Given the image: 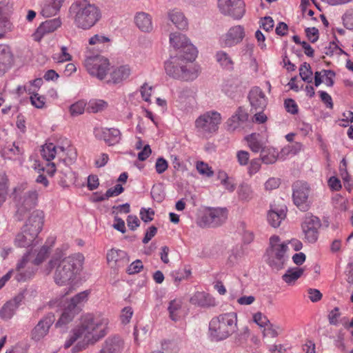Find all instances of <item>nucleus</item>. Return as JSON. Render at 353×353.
Masks as SVG:
<instances>
[{
    "label": "nucleus",
    "instance_id": "obj_1",
    "mask_svg": "<svg viewBox=\"0 0 353 353\" xmlns=\"http://www.w3.org/2000/svg\"><path fill=\"white\" fill-rule=\"evenodd\" d=\"M108 319L101 314H86L80 319L79 323L72 329L71 335L64 344L69 348L75 341L81 342L73 348L74 352L84 349L88 344H94L108 334Z\"/></svg>",
    "mask_w": 353,
    "mask_h": 353
},
{
    "label": "nucleus",
    "instance_id": "obj_2",
    "mask_svg": "<svg viewBox=\"0 0 353 353\" xmlns=\"http://www.w3.org/2000/svg\"><path fill=\"white\" fill-rule=\"evenodd\" d=\"M84 256L81 253H75L63 259H52L48 264L47 274L55 268L54 273V282L59 285H63L75 279L83 268Z\"/></svg>",
    "mask_w": 353,
    "mask_h": 353
},
{
    "label": "nucleus",
    "instance_id": "obj_3",
    "mask_svg": "<svg viewBox=\"0 0 353 353\" xmlns=\"http://www.w3.org/2000/svg\"><path fill=\"white\" fill-rule=\"evenodd\" d=\"M16 208L14 216L21 221L29 212H32L38 204L39 194L36 190H28V184L21 183L14 188L11 194Z\"/></svg>",
    "mask_w": 353,
    "mask_h": 353
},
{
    "label": "nucleus",
    "instance_id": "obj_4",
    "mask_svg": "<svg viewBox=\"0 0 353 353\" xmlns=\"http://www.w3.org/2000/svg\"><path fill=\"white\" fill-rule=\"evenodd\" d=\"M75 26L83 30L94 26L101 18L97 7L87 0H75L70 8Z\"/></svg>",
    "mask_w": 353,
    "mask_h": 353
},
{
    "label": "nucleus",
    "instance_id": "obj_5",
    "mask_svg": "<svg viewBox=\"0 0 353 353\" xmlns=\"http://www.w3.org/2000/svg\"><path fill=\"white\" fill-rule=\"evenodd\" d=\"M237 314L235 312L221 314L211 319L209 323L210 336L216 341L226 339L236 332Z\"/></svg>",
    "mask_w": 353,
    "mask_h": 353
},
{
    "label": "nucleus",
    "instance_id": "obj_6",
    "mask_svg": "<svg viewBox=\"0 0 353 353\" xmlns=\"http://www.w3.org/2000/svg\"><path fill=\"white\" fill-rule=\"evenodd\" d=\"M48 253L49 248L46 246H43L39 251L35 259L32 262L29 261L30 252L24 254L21 260L17 265L15 279L21 282L30 279L37 271L36 266L41 264L48 257Z\"/></svg>",
    "mask_w": 353,
    "mask_h": 353
},
{
    "label": "nucleus",
    "instance_id": "obj_7",
    "mask_svg": "<svg viewBox=\"0 0 353 353\" xmlns=\"http://www.w3.org/2000/svg\"><path fill=\"white\" fill-rule=\"evenodd\" d=\"M166 74L175 79L184 81L193 80L197 77V71L192 64H187L181 57H171L165 62Z\"/></svg>",
    "mask_w": 353,
    "mask_h": 353
},
{
    "label": "nucleus",
    "instance_id": "obj_8",
    "mask_svg": "<svg viewBox=\"0 0 353 353\" xmlns=\"http://www.w3.org/2000/svg\"><path fill=\"white\" fill-rule=\"evenodd\" d=\"M288 244L281 243L278 236L274 235L270 239V248L267 250L268 264L272 270H279L284 268L286 261Z\"/></svg>",
    "mask_w": 353,
    "mask_h": 353
},
{
    "label": "nucleus",
    "instance_id": "obj_9",
    "mask_svg": "<svg viewBox=\"0 0 353 353\" xmlns=\"http://www.w3.org/2000/svg\"><path fill=\"white\" fill-rule=\"evenodd\" d=\"M41 155L47 161H50L57 155L62 161L58 163L59 168H61L62 165L72 164L77 157V154L72 148L68 149L65 152L63 147L57 148L52 143H46L43 146Z\"/></svg>",
    "mask_w": 353,
    "mask_h": 353
},
{
    "label": "nucleus",
    "instance_id": "obj_10",
    "mask_svg": "<svg viewBox=\"0 0 353 353\" xmlns=\"http://www.w3.org/2000/svg\"><path fill=\"white\" fill-rule=\"evenodd\" d=\"M88 72L101 81H106L110 71L109 60L102 56H91L84 61Z\"/></svg>",
    "mask_w": 353,
    "mask_h": 353
},
{
    "label": "nucleus",
    "instance_id": "obj_11",
    "mask_svg": "<svg viewBox=\"0 0 353 353\" xmlns=\"http://www.w3.org/2000/svg\"><path fill=\"white\" fill-rule=\"evenodd\" d=\"M221 115L216 111H208L199 116L195 121L196 129L203 133L216 132L221 122Z\"/></svg>",
    "mask_w": 353,
    "mask_h": 353
},
{
    "label": "nucleus",
    "instance_id": "obj_12",
    "mask_svg": "<svg viewBox=\"0 0 353 353\" xmlns=\"http://www.w3.org/2000/svg\"><path fill=\"white\" fill-rule=\"evenodd\" d=\"M227 218L228 210L225 208H209L201 216L199 225L202 228L218 227L222 225Z\"/></svg>",
    "mask_w": 353,
    "mask_h": 353
},
{
    "label": "nucleus",
    "instance_id": "obj_13",
    "mask_svg": "<svg viewBox=\"0 0 353 353\" xmlns=\"http://www.w3.org/2000/svg\"><path fill=\"white\" fill-rule=\"evenodd\" d=\"M310 188L307 183L296 181L293 185L292 198L294 205L301 211L309 210L310 203L308 199Z\"/></svg>",
    "mask_w": 353,
    "mask_h": 353
},
{
    "label": "nucleus",
    "instance_id": "obj_14",
    "mask_svg": "<svg viewBox=\"0 0 353 353\" xmlns=\"http://www.w3.org/2000/svg\"><path fill=\"white\" fill-rule=\"evenodd\" d=\"M321 226V223L318 217L306 214L301 224L305 241L309 243H315L318 239Z\"/></svg>",
    "mask_w": 353,
    "mask_h": 353
},
{
    "label": "nucleus",
    "instance_id": "obj_15",
    "mask_svg": "<svg viewBox=\"0 0 353 353\" xmlns=\"http://www.w3.org/2000/svg\"><path fill=\"white\" fill-rule=\"evenodd\" d=\"M25 219H26V222L23 226L25 231L30 232L33 233V235L38 236L44 225V212L40 209H35L32 212H29Z\"/></svg>",
    "mask_w": 353,
    "mask_h": 353
},
{
    "label": "nucleus",
    "instance_id": "obj_16",
    "mask_svg": "<svg viewBox=\"0 0 353 353\" xmlns=\"http://www.w3.org/2000/svg\"><path fill=\"white\" fill-rule=\"evenodd\" d=\"M218 6L222 14L236 19H241L245 12L242 0H219Z\"/></svg>",
    "mask_w": 353,
    "mask_h": 353
},
{
    "label": "nucleus",
    "instance_id": "obj_17",
    "mask_svg": "<svg viewBox=\"0 0 353 353\" xmlns=\"http://www.w3.org/2000/svg\"><path fill=\"white\" fill-rule=\"evenodd\" d=\"M54 321V315L52 313H49L43 317L32 330L30 333L31 339L34 341H39L43 339L48 334L50 327Z\"/></svg>",
    "mask_w": 353,
    "mask_h": 353
},
{
    "label": "nucleus",
    "instance_id": "obj_18",
    "mask_svg": "<svg viewBox=\"0 0 353 353\" xmlns=\"http://www.w3.org/2000/svg\"><path fill=\"white\" fill-rule=\"evenodd\" d=\"M244 37L245 31L243 26H233L221 38V45L224 48H231L241 43Z\"/></svg>",
    "mask_w": 353,
    "mask_h": 353
},
{
    "label": "nucleus",
    "instance_id": "obj_19",
    "mask_svg": "<svg viewBox=\"0 0 353 353\" xmlns=\"http://www.w3.org/2000/svg\"><path fill=\"white\" fill-rule=\"evenodd\" d=\"M94 133L98 139L104 140L110 145L119 143L121 139L120 131L115 128H97L94 129Z\"/></svg>",
    "mask_w": 353,
    "mask_h": 353
},
{
    "label": "nucleus",
    "instance_id": "obj_20",
    "mask_svg": "<svg viewBox=\"0 0 353 353\" xmlns=\"http://www.w3.org/2000/svg\"><path fill=\"white\" fill-rule=\"evenodd\" d=\"M248 119V114L242 107H239L234 114L226 122L228 131L233 132L241 127Z\"/></svg>",
    "mask_w": 353,
    "mask_h": 353
},
{
    "label": "nucleus",
    "instance_id": "obj_21",
    "mask_svg": "<svg viewBox=\"0 0 353 353\" xmlns=\"http://www.w3.org/2000/svg\"><path fill=\"white\" fill-rule=\"evenodd\" d=\"M251 106L256 110H263L266 107L267 99L264 92L259 87L252 88L248 94Z\"/></svg>",
    "mask_w": 353,
    "mask_h": 353
},
{
    "label": "nucleus",
    "instance_id": "obj_22",
    "mask_svg": "<svg viewBox=\"0 0 353 353\" xmlns=\"http://www.w3.org/2000/svg\"><path fill=\"white\" fill-rule=\"evenodd\" d=\"M107 260L112 267L117 268L123 267L129 263L127 253L121 250H110L107 254Z\"/></svg>",
    "mask_w": 353,
    "mask_h": 353
},
{
    "label": "nucleus",
    "instance_id": "obj_23",
    "mask_svg": "<svg viewBox=\"0 0 353 353\" xmlns=\"http://www.w3.org/2000/svg\"><path fill=\"white\" fill-rule=\"evenodd\" d=\"M61 25V20L58 18L47 20L43 22L37 29L34 34L35 39L40 41L46 34L55 31Z\"/></svg>",
    "mask_w": 353,
    "mask_h": 353
},
{
    "label": "nucleus",
    "instance_id": "obj_24",
    "mask_svg": "<svg viewBox=\"0 0 353 353\" xmlns=\"http://www.w3.org/2000/svg\"><path fill=\"white\" fill-rule=\"evenodd\" d=\"M130 74V69L127 65H122L109 71L105 83L117 84L127 79Z\"/></svg>",
    "mask_w": 353,
    "mask_h": 353
},
{
    "label": "nucleus",
    "instance_id": "obj_25",
    "mask_svg": "<svg viewBox=\"0 0 353 353\" xmlns=\"http://www.w3.org/2000/svg\"><path fill=\"white\" fill-rule=\"evenodd\" d=\"M37 235H33V233L30 232L25 231L23 227L21 232L16 235L14 244L18 248H28L37 243Z\"/></svg>",
    "mask_w": 353,
    "mask_h": 353
},
{
    "label": "nucleus",
    "instance_id": "obj_26",
    "mask_svg": "<svg viewBox=\"0 0 353 353\" xmlns=\"http://www.w3.org/2000/svg\"><path fill=\"white\" fill-rule=\"evenodd\" d=\"M123 342L117 336L108 337L103 343L98 353H121Z\"/></svg>",
    "mask_w": 353,
    "mask_h": 353
},
{
    "label": "nucleus",
    "instance_id": "obj_27",
    "mask_svg": "<svg viewBox=\"0 0 353 353\" xmlns=\"http://www.w3.org/2000/svg\"><path fill=\"white\" fill-rule=\"evenodd\" d=\"M21 296H16L6 303L0 310V317L3 320L10 319L20 305Z\"/></svg>",
    "mask_w": 353,
    "mask_h": 353
},
{
    "label": "nucleus",
    "instance_id": "obj_28",
    "mask_svg": "<svg viewBox=\"0 0 353 353\" xmlns=\"http://www.w3.org/2000/svg\"><path fill=\"white\" fill-rule=\"evenodd\" d=\"M134 23L142 32H149L152 30L151 16L144 12H140L134 16Z\"/></svg>",
    "mask_w": 353,
    "mask_h": 353
},
{
    "label": "nucleus",
    "instance_id": "obj_29",
    "mask_svg": "<svg viewBox=\"0 0 353 353\" xmlns=\"http://www.w3.org/2000/svg\"><path fill=\"white\" fill-rule=\"evenodd\" d=\"M190 302L200 307H211L215 305L214 299L203 292H196L190 298Z\"/></svg>",
    "mask_w": 353,
    "mask_h": 353
},
{
    "label": "nucleus",
    "instance_id": "obj_30",
    "mask_svg": "<svg viewBox=\"0 0 353 353\" xmlns=\"http://www.w3.org/2000/svg\"><path fill=\"white\" fill-rule=\"evenodd\" d=\"M168 17L172 23L180 30H184L188 26V21L184 14L178 10L169 12Z\"/></svg>",
    "mask_w": 353,
    "mask_h": 353
},
{
    "label": "nucleus",
    "instance_id": "obj_31",
    "mask_svg": "<svg viewBox=\"0 0 353 353\" xmlns=\"http://www.w3.org/2000/svg\"><path fill=\"white\" fill-rule=\"evenodd\" d=\"M197 53L196 48L192 44L188 43L180 50L179 54L176 57H181L187 64H192L191 63L196 59Z\"/></svg>",
    "mask_w": 353,
    "mask_h": 353
},
{
    "label": "nucleus",
    "instance_id": "obj_32",
    "mask_svg": "<svg viewBox=\"0 0 353 353\" xmlns=\"http://www.w3.org/2000/svg\"><path fill=\"white\" fill-rule=\"evenodd\" d=\"M64 0H49V3L45 5L41 10V14L46 17L55 15L60 10Z\"/></svg>",
    "mask_w": 353,
    "mask_h": 353
},
{
    "label": "nucleus",
    "instance_id": "obj_33",
    "mask_svg": "<svg viewBox=\"0 0 353 353\" xmlns=\"http://www.w3.org/2000/svg\"><path fill=\"white\" fill-rule=\"evenodd\" d=\"M279 153L275 148L265 147L260 154V159L265 164L274 163L278 159Z\"/></svg>",
    "mask_w": 353,
    "mask_h": 353
},
{
    "label": "nucleus",
    "instance_id": "obj_34",
    "mask_svg": "<svg viewBox=\"0 0 353 353\" xmlns=\"http://www.w3.org/2000/svg\"><path fill=\"white\" fill-rule=\"evenodd\" d=\"M245 139L248 142V147L253 152H261L262 150L265 148V146H263V143L259 139V134L252 133L245 137Z\"/></svg>",
    "mask_w": 353,
    "mask_h": 353
},
{
    "label": "nucleus",
    "instance_id": "obj_35",
    "mask_svg": "<svg viewBox=\"0 0 353 353\" xmlns=\"http://www.w3.org/2000/svg\"><path fill=\"white\" fill-rule=\"evenodd\" d=\"M182 307V301L180 299H174L170 301L168 307L170 318L176 321L180 319V313Z\"/></svg>",
    "mask_w": 353,
    "mask_h": 353
},
{
    "label": "nucleus",
    "instance_id": "obj_36",
    "mask_svg": "<svg viewBox=\"0 0 353 353\" xmlns=\"http://www.w3.org/2000/svg\"><path fill=\"white\" fill-rule=\"evenodd\" d=\"M89 294L90 292L88 290L78 293L71 299L70 302L68 304V306H70V308H72L73 310L78 312L79 307L82 305L84 303H85L88 301Z\"/></svg>",
    "mask_w": 353,
    "mask_h": 353
},
{
    "label": "nucleus",
    "instance_id": "obj_37",
    "mask_svg": "<svg viewBox=\"0 0 353 353\" xmlns=\"http://www.w3.org/2000/svg\"><path fill=\"white\" fill-rule=\"evenodd\" d=\"M13 62V57L10 48L6 46H0V63L7 70Z\"/></svg>",
    "mask_w": 353,
    "mask_h": 353
},
{
    "label": "nucleus",
    "instance_id": "obj_38",
    "mask_svg": "<svg viewBox=\"0 0 353 353\" xmlns=\"http://www.w3.org/2000/svg\"><path fill=\"white\" fill-rule=\"evenodd\" d=\"M170 42L174 48L181 50L188 43V40L184 34L176 32L170 34Z\"/></svg>",
    "mask_w": 353,
    "mask_h": 353
},
{
    "label": "nucleus",
    "instance_id": "obj_39",
    "mask_svg": "<svg viewBox=\"0 0 353 353\" xmlns=\"http://www.w3.org/2000/svg\"><path fill=\"white\" fill-rule=\"evenodd\" d=\"M285 211L280 210L279 211L270 210L268 214L269 223L274 228H277L283 219L285 217Z\"/></svg>",
    "mask_w": 353,
    "mask_h": 353
},
{
    "label": "nucleus",
    "instance_id": "obj_40",
    "mask_svg": "<svg viewBox=\"0 0 353 353\" xmlns=\"http://www.w3.org/2000/svg\"><path fill=\"white\" fill-rule=\"evenodd\" d=\"M216 59L217 62L225 69L231 70L233 69V61L229 54L223 51H218L216 54Z\"/></svg>",
    "mask_w": 353,
    "mask_h": 353
},
{
    "label": "nucleus",
    "instance_id": "obj_41",
    "mask_svg": "<svg viewBox=\"0 0 353 353\" xmlns=\"http://www.w3.org/2000/svg\"><path fill=\"white\" fill-rule=\"evenodd\" d=\"M303 273V269L302 268H290L283 275L282 279L285 283L291 284L300 278Z\"/></svg>",
    "mask_w": 353,
    "mask_h": 353
},
{
    "label": "nucleus",
    "instance_id": "obj_42",
    "mask_svg": "<svg viewBox=\"0 0 353 353\" xmlns=\"http://www.w3.org/2000/svg\"><path fill=\"white\" fill-rule=\"evenodd\" d=\"M238 194L241 201H249L253 198L254 192L250 185L243 183L239 187Z\"/></svg>",
    "mask_w": 353,
    "mask_h": 353
},
{
    "label": "nucleus",
    "instance_id": "obj_43",
    "mask_svg": "<svg viewBox=\"0 0 353 353\" xmlns=\"http://www.w3.org/2000/svg\"><path fill=\"white\" fill-rule=\"evenodd\" d=\"M76 313H77V311L68 305L62 312L59 321L57 322L56 326H61L70 323L73 319Z\"/></svg>",
    "mask_w": 353,
    "mask_h": 353
},
{
    "label": "nucleus",
    "instance_id": "obj_44",
    "mask_svg": "<svg viewBox=\"0 0 353 353\" xmlns=\"http://www.w3.org/2000/svg\"><path fill=\"white\" fill-rule=\"evenodd\" d=\"M4 5L0 3V32H6L12 29V23L8 19L5 10Z\"/></svg>",
    "mask_w": 353,
    "mask_h": 353
},
{
    "label": "nucleus",
    "instance_id": "obj_45",
    "mask_svg": "<svg viewBox=\"0 0 353 353\" xmlns=\"http://www.w3.org/2000/svg\"><path fill=\"white\" fill-rule=\"evenodd\" d=\"M312 71L309 63L304 62L299 68V75L305 82L310 83L312 82Z\"/></svg>",
    "mask_w": 353,
    "mask_h": 353
},
{
    "label": "nucleus",
    "instance_id": "obj_46",
    "mask_svg": "<svg viewBox=\"0 0 353 353\" xmlns=\"http://www.w3.org/2000/svg\"><path fill=\"white\" fill-rule=\"evenodd\" d=\"M332 205L334 208L341 212H345L347 210V200L343 197L341 194H335L332 199Z\"/></svg>",
    "mask_w": 353,
    "mask_h": 353
},
{
    "label": "nucleus",
    "instance_id": "obj_47",
    "mask_svg": "<svg viewBox=\"0 0 353 353\" xmlns=\"http://www.w3.org/2000/svg\"><path fill=\"white\" fill-rule=\"evenodd\" d=\"M282 330V328L279 325H274L270 322L268 325V327L263 330V335L264 337L275 338L281 333Z\"/></svg>",
    "mask_w": 353,
    "mask_h": 353
},
{
    "label": "nucleus",
    "instance_id": "obj_48",
    "mask_svg": "<svg viewBox=\"0 0 353 353\" xmlns=\"http://www.w3.org/2000/svg\"><path fill=\"white\" fill-rule=\"evenodd\" d=\"M86 103L84 101H79L70 106V112L72 117L80 115L84 112Z\"/></svg>",
    "mask_w": 353,
    "mask_h": 353
},
{
    "label": "nucleus",
    "instance_id": "obj_49",
    "mask_svg": "<svg viewBox=\"0 0 353 353\" xmlns=\"http://www.w3.org/2000/svg\"><path fill=\"white\" fill-rule=\"evenodd\" d=\"M67 50L68 49L65 46H62L61 48V53L54 54V61L57 63H63L70 61L72 59V56L68 53Z\"/></svg>",
    "mask_w": 353,
    "mask_h": 353
},
{
    "label": "nucleus",
    "instance_id": "obj_50",
    "mask_svg": "<svg viewBox=\"0 0 353 353\" xmlns=\"http://www.w3.org/2000/svg\"><path fill=\"white\" fill-rule=\"evenodd\" d=\"M334 52L339 55L345 54V52L337 46L335 41L330 42L329 46L325 48L323 53L327 56H332Z\"/></svg>",
    "mask_w": 353,
    "mask_h": 353
},
{
    "label": "nucleus",
    "instance_id": "obj_51",
    "mask_svg": "<svg viewBox=\"0 0 353 353\" xmlns=\"http://www.w3.org/2000/svg\"><path fill=\"white\" fill-rule=\"evenodd\" d=\"M151 195L152 199L157 202H161L165 197V194L163 190L162 186L154 185L151 190Z\"/></svg>",
    "mask_w": 353,
    "mask_h": 353
},
{
    "label": "nucleus",
    "instance_id": "obj_52",
    "mask_svg": "<svg viewBox=\"0 0 353 353\" xmlns=\"http://www.w3.org/2000/svg\"><path fill=\"white\" fill-rule=\"evenodd\" d=\"M108 104L103 100H96L90 103L88 109L91 112L96 113L102 111L107 107Z\"/></svg>",
    "mask_w": 353,
    "mask_h": 353
},
{
    "label": "nucleus",
    "instance_id": "obj_53",
    "mask_svg": "<svg viewBox=\"0 0 353 353\" xmlns=\"http://www.w3.org/2000/svg\"><path fill=\"white\" fill-rule=\"evenodd\" d=\"M261 159L259 158L253 159L250 161L248 168V173L250 176H252L257 173L261 167Z\"/></svg>",
    "mask_w": 353,
    "mask_h": 353
},
{
    "label": "nucleus",
    "instance_id": "obj_54",
    "mask_svg": "<svg viewBox=\"0 0 353 353\" xmlns=\"http://www.w3.org/2000/svg\"><path fill=\"white\" fill-rule=\"evenodd\" d=\"M342 20L347 29L353 30V9L347 10L343 15Z\"/></svg>",
    "mask_w": 353,
    "mask_h": 353
},
{
    "label": "nucleus",
    "instance_id": "obj_55",
    "mask_svg": "<svg viewBox=\"0 0 353 353\" xmlns=\"http://www.w3.org/2000/svg\"><path fill=\"white\" fill-rule=\"evenodd\" d=\"M196 170L197 171L203 175H205L208 177L212 176L214 174V172L212 170V168L207 164L203 161H199L196 163Z\"/></svg>",
    "mask_w": 353,
    "mask_h": 353
},
{
    "label": "nucleus",
    "instance_id": "obj_56",
    "mask_svg": "<svg viewBox=\"0 0 353 353\" xmlns=\"http://www.w3.org/2000/svg\"><path fill=\"white\" fill-rule=\"evenodd\" d=\"M30 101L32 105L37 108H43L46 103V98L43 96L36 93L30 97Z\"/></svg>",
    "mask_w": 353,
    "mask_h": 353
},
{
    "label": "nucleus",
    "instance_id": "obj_57",
    "mask_svg": "<svg viewBox=\"0 0 353 353\" xmlns=\"http://www.w3.org/2000/svg\"><path fill=\"white\" fill-rule=\"evenodd\" d=\"M236 159L240 165L245 166L248 164L250 154L245 150H239L236 152Z\"/></svg>",
    "mask_w": 353,
    "mask_h": 353
},
{
    "label": "nucleus",
    "instance_id": "obj_58",
    "mask_svg": "<svg viewBox=\"0 0 353 353\" xmlns=\"http://www.w3.org/2000/svg\"><path fill=\"white\" fill-rule=\"evenodd\" d=\"M253 321L259 325L260 327H263L268 325L270 321L263 315L261 312H259L254 314Z\"/></svg>",
    "mask_w": 353,
    "mask_h": 353
},
{
    "label": "nucleus",
    "instance_id": "obj_59",
    "mask_svg": "<svg viewBox=\"0 0 353 353\" xmlns=\"http://www.w3.org/2000/svg\"><path fill=\"white\" fill-rule=\"evenodd\" d=\"M143 268L142 262L140 260H136L132 262L127 268V272L129 274H133L139 272Z\"/></svg>",
    "mask_w": 353,
    "mask_h": 353
},
{
    "label": "nucleus",
    "instance_id": "obj_60",
    "mask_svg": "<svg viewBox=\"0 0 353 353\" xmlns=\"http://www.w3.org/2000/svg\"><path fill=\"white\" fill-rule=\"evenodd\" d=\"M154 215V212L151 208H141L140 211L141 219L145 223L152 221Z\"/></svg>",
    "mask_w": 353,
    "mask_h": 353
},
{
    "label": "nucleus",
    "instance_id": "obj_61",
    "mask_svg": "<svg viewBox=\"0 0 353 353\" xmlns=\"http://www.w3.org/2000/svg\"><path fill=\"white\" fill-rule=\"evenodd\" d=\"M133 315V310L130 307H125L121 311V321L123 324H127L130 322Z\"/></svg>",
    "mask_w": 353,
    "mask_h": 353
},
{
    "label": "nucleus",
    "instance_id": "obj_62",
    "mask_svg": "<svg viewBox=\"0 0 353 353\" xmlns=\"http://www.w3.org/2000/svg\"><path fill=\"white\" fill-rule=\"evenodd\" d=\"M168 167V163L163 157H159L157 159L155 163V169L158 174L163 173Z\"/></svg>",
    "mask_w": 353,
    "mask_h": 353
},
{
    "label": "nucleus",
    "instance_id": "obj_63",
    "mask_svg": "<svg viewBox=\"0 0 353 353\" xmlns=\"http://www.w3.org/2000/svg\"><path fill=\"white\" fill-rule=\"evenodd\" d=\"M305 34L307 39L312 42H316L319 39V30L314 27L307 28L305 29Z\"/></svg>",
    "mask_w": 353,
    "mask_h": 353
},
{
    "label": "nucleus",
    "instance_id": "obj_64",
    "mask_svg": "<svg viewBox=\"0 0 353 353\" xmlns=\"http://www.w3.org/2000/svg\"><path fill=\"white\" fill-rule=\"evenodd\" d=\"M274 20L270 17H265L264 18L261 19V25L260 27L262 28L265 31L268 32L272 30L274 27Z\"/></svg>",
    "mask_w": 353,
    "mask_h": 353
}]
</instances>
